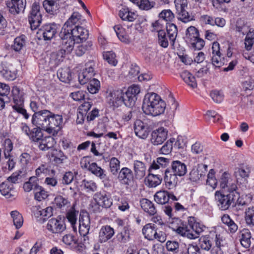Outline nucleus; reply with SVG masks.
Segmentation results:
<instances>
[{"label": "nucleus", "mask_w": 254, "mask_h": 254, "mask_svg": "<svg viewBox=\"0 0 254 254\" xmlns=\"http://www.w3.org/2000/svg\"><path fill=\"white\" fill-rule=\"evenodd\" d=\"M155 2L154 1L149 0H140L139 4V8L144 10H149L153 8L155 5Z\"/></svg>", "instance_id": "0e129e2a"}, {"label": "nucleus", "mask_w": 254, "mask_h": 254, "mask_svg": "<svg viewBox=\"0 0 254 254\" xmlns=\"http://www.w3.org/2000/svg\"><path fill=\"white\" fill-rule=\"evenodd\" d=\"M11 216L13 218V224L16 229L20 228L23 223L22 216L17 211H12L10 213Z\"/></svg>", "instance_id": "3c124183"}, {"label": "nucleus", "mask_w": 254, "mask_h": 254, "mask_svg": "<svg viewBox=\"0 0 254 254\" xmlns=\"http://www.w3.org/2000/svg\"><path fill=\"white\" fill-rule=\"evenodd\" d=\"M38 179L35 176L31 177L27 182L23 185V189L25 191L29 192L32 190L34 191V188L38 185Z\"/></svg>", "instance_id": "864d4df0"}, {"label": "nucleus", "mask_w": 254, "mask_h": 254, "mask_svg": "<svg viewBox=\"0 0 254 254\" xmlns=\"http://www.w3.org/2000/svg\"><path fill=\"white\" fill-rule=\"evenodd\" d=\"M53 207L49 206L42 209L36 208L33 212L37 220L40 223H43L53 215Z\"/></svg>", "instance_id": "f3484780"}, {"label": "nucleus", "mask_w": 254, "mask_h": 254, "mask_svg": "<svg viewBox=\"0 0 254 254\" xmlns=\"http://www.w3.org/2000/svg\"><path fill=\"white\" fill-rule=\"evenodd\" d=\"M100 82L98 80L93 78L90 80L89 83L87 86L88 91L91 94L96 93L99 89Z\"/></svg>", "instance_id": "6e6d98bb"}, {"label": "nucleus", "mask_w": 254, "mask_h": 254, "mask_svg": "<svg viewBox=\"0 0 254 254\" xmlns=\"http://www.w3.org/2000/svg\"><path fill=\"white\" fill-rule=\"evenodd\" d=\"M104 59L109 64L116 66L117 64V61L116 59V55L113 52H106L103 54Z\"/></svg>", "instance_id": "bf43d9fd"}, {"label": "nucleus", "mask_w": 254, "mask_h": 254, "mask_svg": "<svg viewBox=\"0 0 254 254\" xmlns=\"http://www.w3.org/2000/svg\"><path fill=\"white\" fill-rule=\"evenodd\" d=\"M26 0H10L6 3L9 11L13 14L23 11L26 6Z\"/></svg>", "instance_id": "6ab92c4d"}, {"label": "nucleus", "mask_w": 254, "mask_h": 254, "mask_svg": "<svg viewBox=\"0 0 254 254\" xmlns=\"http://www.w3.org/2000/svg\"><path fill=\"white\" fill-rule=\"evenodd\" d=\"M58 28V26L55 23L46 24L38 30L37 33L42 35L44 40H50L55 36Z\"/></svg>", "instance_id": "1a4fd4ad"}, {"label": "nucleus", "mask_w": 254, "mask_h": 254, "mask_svg": "<svg viewBox=\"0 0 254 254\" xmlns=\"http://www.w3.org/2000/svg\"><path fill=\"white\" fill-rule=\"evenodd\" d=\"M40 141L41 142L39 145V147L41 150H46L52 148L56 144L54 138L51 136L42 138Z\"/></svg>", "instance_id": "e433bc0d"}, {"label": "nucleus", "mask_w": 254, "mask_h": 254, "mask_svg": "<svg viewBox=\"0 0 254 254\" xmlns=\"http://www.w3.org/2000/svg\"><path fill=\"white\" fill-rule=\"evenodd\" d=\"M82 186L86 190L87 192H93L97 190V185L92 181L84 180L82 182Z\"/></svg>", "instance_id": "13d9d810"}, {"label": "nucleus", "mask_w": 254, "mask_h": 254, "mask_svg": "<svg viewBox=\"0 0 254 254\" xmlns=\"http://www.w3.org/2000/svg\"><path fill=\"white\" fill-rule=\"evenodd\" d=\"M133 171L136 179H141L143 178L146 173V167L144 163L138 160L134 161Z\"/></svg>", "instance_id": "c85d7f7f"}, {"label": "nucleus", "mask_w": 254, "mask_h": 254, "mask_svg": "<svg viewBox=\"0 0 254 254\" xmlns=\"http://www.w3.org/2000/svg\"><path fill=\"white\" fill-rule=\"evenodd\" d=\"M175 138H171L168 140L160 149L161 153L163 154H169L173 148V144L175 142Z\"/></svg>", "instance_id": "e2e57ef3"}, {"label": "nucleus", "mask_w": 254, "mask_h": 254, "mask_svg": "<svg viewBox=\"0 0 254 254\" xmlns=\"http://www.w3.org/2000/svg\"><path fill=\"white\" fill-rule=\"evenodd\" d=\"M93 199L95 202L101 205L102 208H108L112 205L111 197L105 193H96L94 195Z\"/></svg>", "instance_id": "4be33fe9"}, {"label": "nucleus", "mask_w": 254, "mask_h": 254, "mask_svg": "<svg viewBox=\"0 0 254 254\" xmlns=\"http://www.w3.org/2000/svg\"><path fill=\"white\" fill-rule=\"evenodd\" d=\"M51 115L47 111H43L32 115V124L36 127L31 130L28 135L32 141L38 142L41 140L43 137L41 130L53 135L57 134L63 120H60L58 116L53 119Z\"/></svg>", "instance_id": "f257e3e1"}, {"label": "nucleus", "mask_w": 254, "mask_h": 254, "mask_svg": "<svg viewBox=\"0 0 254 254\" xmlns=\"http://www.w3.org/2000/svg\"><path fill=\"white\" fill-rule=\"evenodd\" d=\"M156 231L155 225L152 223L146 224L142 229V233L145 238L149 240L155 239Z\"/></svg>", "instance_id": "7c9ffc66"}, {"label": "nucleus", "mask_w": 254, "mask_h": 254, "mask_svg": "<svg viewBox=\"0 0 254 254\" xmlns=\"http://www.w3.org/2000/svg\"><path fill=\"white\" fill-rule=\"evenodd\" d=\"M13 185L8 182H5L0 185V192L1 194L5 196L6 198H9L14 196L13 190Z\"/></svg>", "instance_id": "473e14b6"}, {"label": "nucleus", "mask_w": 254, "mask_h": 254, "mask_svg": "<svg viewBox=\"0 0 254 254\" xmlns=\"http://www.w3.org/2000/svg\"><path fill=\"white\" fill-rule=\"evenodd\" d=\"M129 234L128 231L124 228V230L117 235L118 240L122 243H126L129 240Z\"/></svg>", "instance_id": "774afa93"}, {"label": "nucleus", "mask_w": 254, "mask_h": 254, "mask_svg": "<svg viewBox=\"0 0 254 254\" xmlns=\"http://www.w3.org/2000/svg\"><path fill=\"white\" fill-rule=\"evenodd\" d=\"M171 170L177 176L180 177L184 176L187 171L186 165L180 161L172 162Z\"/></svg>", "instance_id": "cd10ccee"}, {"label": "nucleus", "mask_w": 254, "mask_h": 254, "mask_svg": "<svg viewBox=\"0 0 254 254\" xmlns=\"http://www.w3.org/2000/svg\"><path fill=\"white\" fill-rule=\"evenodd\" d=\"M28 20L32 30H35L39 27L42 21V14L40 11V5L34 2L32 6Z\"/></svg>", "instance_id": "423d86ee"}, {"label": "nucleus", "mask_w": 254, "mask_h": 254, "mask_svg": "<svg viewBox=\"0 0 254 254\" xmlns=\"http://www.w3.org/2000/svg\"><path fill=\"white\" fill-rule=\"evenodd\" d=\"M207 165L200 164L194 167L190 173V179L193 182H196L206 173Z\"/></svg>", "instance_id": "412c9836"}, {"label": "nucleus", "mask_w": 254, "mask_h": 254, "mask_svg": "<svg viewBox=\"0 0 254 254\" xmlns=\"http://www.w3.org/2000/svg\"><path fill=\"white\" fill-rule=\"evenodd\" d=\"M81 15L77 12H74L67 20L62 29V35H65V33H68L75 26L79 25L80 23Z\"/></svg>", "instance_id": "f8f14e48"}, {"label": "nucleus", "mask_w": 254, "mask_h": 254, "mask_svg": "<svg viewBox=\"0 0 254 254\" xmlns=\"http://www.w3.org/2000/svg\"><path fill=\"white\" fill-rule=\"evenodd\" d=\"M251 234L248 229H244L241 231L240 242L243 247L248 248L251 245Z\"/></svg>", "instance_id": "a19ab883"}, {"label": "nucleus", "mask_w": 254, "mask_h": 254, "mask_svg": "<svg viewBox=\"0 0 254 254\" xmlns=\"http://www.w3.org/2000/svg\"><path fill=\"white\" fill-rule=\"evenodd\" d=\"M63 242L68 246H74L78 245L77 240L71 234L65 235L63 237Z\"/></svg>", "instance_id": "338daca9"}, {"label": "nucleus", "mask_w": 254, "mask_h": 254, "mask_svg": "<svg viewBox=\"0 0 254 254\" xmlns=\"http://www.w3.org/2000/svg\"><path fill=\"white\" fill-rule=\"evenodd\" d=\"M215 196L219 208L221 210H226L231 206L234 207V200L238 195L237 193L234 192L224 194L219 191H216Z\"/></svg>", "instance_id": "20e7f679"}, {"label": "nucleus", "mask_w": 254, "mask_h": 254, "mask_svg": "<svg viewBox=\"0 0 254 254\" xmlns=\"http://www.w3.org/2000/svg\"><path fill=\"white\" fill-rule=\"evenodd\" d=\"M119 15L123 20L133 21L136 19V15L134 12H130L127 8H123L119 11Z\"/></svg>", "instance_id": "49530a36"}, {"label": "nucleus", "mask_w": 254, "mask_h": 254, "mask_svg": "<svg viewBox=\"0 0 254 254\" xmlns=\"http://www.w3.org/2000/svg\"><path fill=\"white\" fill-rule=\"evenodd\" d=\"M60 37L62 40L61 50L59 51L63 55L70 54L73 50L75 39L68 32L62 35V31L60 33Z\"/></svg>", "instance_id": "6e6552de"}, {"label": "nucleus", "mask_w": 254, "mask_h": 254, "mask_svg": "<svg viewBox=\"0 0 254 254\" xmlns=\"http://www.w3.org/2000/svg\"><path fill=\"white\" fill-rule=\"evenodd\" d=\"M199 244L201 248L203 250L208 251L212 246L210 238L202 237L199 240Z\"/></svg>", "instance_id": "680f3d73"}, {"label": "nucleus", "mask_w": 254, "mask_h": 254, "mask_svg": "<svg viewBox=\"0 0 254 254\" xmlns=\"http://www.w3.org/2000/svg\"><path fill=\"white\" fill-rule=\"evenodd\" d=\"M114 230L111 226H102L99 233V242L101 243L106 242L114 236Z\"/></svg>", "instance_id": "393cba45"}, {"label": "nucleus", "mask_w": 254, "mask_h": 254, "mask_svg": "<svg viewBox=\"0 0 254 254\" xmlns=\"http://www.w3.org/2000/svg\"><path fill=\"white\" fill-rule=\"evenodd\" d=\"M219 186L224 192L237 193V186L235 181L231 178L229 173L225 172L221 175L219 181Z\"/></svg>", "instance_id": "39448f33"}, {"label": "nucleus", "mask_w": 254, "mask_h": 254, "mask_svg": "<svg viewBox=\"0 0 254 254\" xmlns=\"http://www.w3.org/2000/svg\"><path fill=\"white\" fill-rule=\"evenodd\" d=\"M254 33L249 31L247 33L245 40V48L247 50H250L254 44Z\"/></svg>", "instance_id": "69168bd1"}, {"label": "nucleus", "mask_w": 254, "mask_h": 254, "mask_svg": "<svg viewBox=\"0 0 254 254\" xmlns=\"http://www.w3.org/2000/svg\"><path fill=\"white\" fill-rule=\"evenodd\" d=\"M59 0H44L43 6L47 12L54 14L59 9Z\"/></svg>", "instance_id": "2f4dec72"}, {"label": "nucleus", "mask_w": 254, "mask_h": 254, "mask_svg": "<svg viewBox=\"0 0 254 254\" xmlns=\"http://www.w3.org/2000/svg\"><path fill=\"white\" fill-rule=\"evenodd\" d=\"M212 240L215 243V246L212 247L211 250L212 254H222L221 247L223 246L221 244L222 242V237L220 235H215L214 238H212Z\"/></svg>", "instance_id": "37998d69"}, {"label": "nucleus", "mask_w": 254, "mask_h": 254, "mask_svg": "<svg viewBox=\"0 0 254 254\" xmlns=\"http://www.w3.org/2000/svg\"><path fill=\"white\" fill-rule=\"evenodd\" d=\"M169 227L178 234L190 239H195L203 231L205 228L199 223L194 221L193 218H190L188 224L174 227L173 223L170 224Z\"/></svg>", "instance_id": "7ed1b4c3"}, {"label": "nucleus", "mask_w": 254, "mask_h": 254, "mask_svg": "<svg viewBox=\"0 0 254 254\" xmlns=\"http://www.w3.org/2000/svg\"><path fill=\"white\" fill-rule=\"evenodd\" d=\"M57 75L61 81L65 83L69 82L72 79L71 72L68 67L60 69L57 72Z\"/></svg>", "instance_id": "c9c22d12"}, {"label": "nucleus", "mask_w": 254, "mask_h": 254, "mask_svg": "<svg viewBox=\"0 0 254 254\" xmlns=\"http://www.w3.org/2000/svg\"><path fill=\"white\" fill-rule=\"evenodd\" d=\"M166 30L170 42L174 45L178 34L177 26L173 23H167Z\"/></svg>", "instance_id": "ea45409f"}, {"label": "nucleus", "mask_w": 254, "mask_h": 254, "mask_svg": "<svg viewBox=\"0 0 254 254\" xmlns=\"http://www.w3.org/2000/svg\"><path fill=\"white\" fill-rule=\"evenodd\" d=\"M114 29L120 41L125 43H129V39L128 36L125 33V29L121 26L116 25L114 26Z\"/></svg>", "instance_id": "09e8293b"}, {"label": "nucleus", "mask_w": 254, "mask_h": 254, "mask_svg": "<svg viewBox=\"0 0 254 254\" xmlns=\"http://www.w3.org/2000/svg\"><path fill=\"white\" fill-rule=\"evenodd\" d=\"M170 161V160L169 158L163 157H158L151 164L149 171L151 172L158 171V173L162 174V169L165 168L168 166Z\"/></svg>", "instance_id": "a211bd4d"}, {"label": "nucleus", "mask_w": 254, "mask_h": 254, "mask_svg": "<svg viewBox=\"0 0 254 254\" xmlns=\"http://www.w3.org/2000/svg\"><path fill=\"white\" fill-rule=\"evenodd\" d=\"M140 91V87L137 85L129 86L125 93H124V98H126L125 105L127 107L133 106L137 100V95Z\"/></svg>", "instance_id": "9b49d317"}, {"label": "nucleus", "mask_w": 254, "mask_h": 254, "mask_svg": "<svg viewBox=\"0 0 254 254\" xmlns=\"http://www.w3.org/2000/svg\"><path fill=\"white\" fill-rule=\"evenodd\" d=\"M107 102L111 107H118L122 104L125 105L126 98L124 92L121 90H115L110 91L106 96Z\"/></svg>", "instance_id": "0eeeda50"}, {"label": "nucleus", "mask_w": 254, "mask_h": 254, "mask_svg": "<svg viewBox=\"0 0 254 254\" xmlns=\"http://www.w3.org/2000/svg\"><path fill=\"white\" fill-rule=\"evenodd\" d=\"M69 33L77 42L86 41L89 35L88 31L79 25L75 26Z\"/></svg>", "instance_id": "dca6fc26"}, {"label": "nucleus", "mask_w": 254, "mask_h": 254, "mask_svg": "<svg viewBox=\"0 0 254 254\" xmlns=\"http://www.w3.org/2000/svg\"><path fill=\"white\" fill-rule=\"evenodd\" d=\"M134 130L136 135L142 139L146 138L148 135L147 126L140 120L134 122Z\"/></svg>", "instance_id": "5701e85b"}, {"label": "nucleus", "mask_w": 254, "mask_h": 254, "mask_svg": "<svg viewBox=\"0 0 254 254\" xmlns=\"http://www.w3.org/2000/svg\"><path fill=\"white\" fill-rule=\"evenodd\" d=\"M64 55L62 53L59 52H53L51 53L47 59L44 61L45 63V68L47 70H53L63 60ZM41 63L44 62V60L41 61Z\"/></svg>", "instance_id": "ddd939ff"}, {"label": "nucleus", "mask_w": 254, "mask_h": 254, "mask_svg": "<svg viewBox=\"0 0 254 254\" xmlns=\"http://www.w3.org/2000/svg\"><path fill=\"white\" fill-rule=\"evenodd\" d=\"M25 36L24 35H21L15 38L13 44L11 46L12 49L16 52L20 51L25 45Z\"/></svg>", "instance_id": "8fccbe9b"}, {"label": "nucleus", "mask_w": 254, "mask_h": 254, "mask_svg": "<svg viewBox=\"0 0 254 254\" xmlns=\"http://www.w3.org/2000/svg\"><path fill=\"white\" fill-rule=\"evenodd\" d=\"M164 174V180L166 187L169 189L174 188L178 183V176L168 169L165 171Z\"/></svg>", "instance_id": "b1692460"}, {"label": "nucleus", "mask_w": 254, "mask_h": 254, "mask_svg": "<svg viewBox=\"0 0 254 254\" xmlns=\"http://www.w3.org/2000/svg\"><path fill=\"white\" fill-rule=\"evenodd\" d=\"M24 174L23 173L19 171L13 173L7 179V182L11 183H19L22 181V178Z\"/></svg>", "instance_id": "052dcab7"}, {"label": "nucleus", "mask_w": 254, "mask_h": 254, "mask_svg": "<svg viewBox=\"0 0 254 254\" xmlns=\"http://www.w3.org/2000/svg\"><path fill=\"white\" fill-rule=\"evenodd\" d=\"M0 73L4 78L9 80H14L16 76V71L11 65L3 68Z\"/></svg>", "instance_id": "4c0bfd02"}, {"label": "nucleus", "mask_w": 254, "mask_h": 254, "mask_svg": "<svg viewBox=\"0 0 254 254\" xmlns=\"http://www.w3.org/2000/svg\"><path fill=\"white\" fill-rule=\"evenodd\" d=\"M66 159V157L61 150H52L51 160L56 164H62Z\"/></svg>", "instance_id": "79ce46f5"}, {"label": "nucleus", "mask_w": 254, "mask_h": 254, "mask_svg": "<svg viewBox=\"0 0 254 254\" xmlns=\"http://www.w3.org/2000/svg\"><path fill=\"white\" fill-rule=\"evenodd\" d=\"M250 173V167L246 166L241 168H236L234 172V175L237 181H246L249 178Z\"/></svg>", "instance_id": "bb28decb"}, {"label": "nucleus", "mask_w": 254, "mask_h": 254, "mask_svg": "<svg viewBox=\"0 0 254 254\" xmlns=\"http://www.w3.org/2000/svg\"><path fill=\"white\" fill-rule=\"evenodd\" d=\"M142 108L145 114L157 116L164 113L166 103L157 94L147 93L144 98Z\"/></svg>", "instance_id": "f03ea898"}, {"label": "nucleus", "mask_w": 254, "mask_h": 254, "mask_svg": "<svg viewBox=\"0 0 254 254\" xmlns=\"http://www.w3.org/2000/svg\"><path fill=\"white\" fill-rule=\"evenodd\" d=\"M54 200L56 205L60 208L64 207H69L70 205V202L67 198L64 197L60 195L56 196Z\"/></svg>", "instance_id": "5fc2aeb1"}, {"label": "nucleus", "mask_w": 254, "mask_h": 254, "mask_svg": "<svg viewBox=\"0 0 254 254\" xmlns=\"http://www.w3.org/2000/svg\"><path fill=\"white\" fill-rule=\"evenodd\" d=\"M46 228L52 234H60L65 230L66 226L61 218H53L48 221Z\"/></svg>", "instance_id": "9d476101"}, {"label": "nucleus", "mask_w": 254, "mask_h": 254, "mask_svg": "<svg viewBox=\"0 0 254 254\" xmlns=\"http://www.w3.org/2000/svg\"><path fill=\"white\" fill-rule=\"evenodd\" d=\"M34 192L35 199L39 201L45 199L49 195L48 192L38 184L35 187Z\"/></svg>", "instance_id": "a18cd8bd"}, {"label": "nucleus", "mask_w": 254, "mask_h": 254, "mask_svg": "<svg viewBox=\"0 0 254 254\" xmlns=\"http://www.w3.org/2000/svg\"><path fill=\"white\" fill-rule=\"evenodd\" d=\"M199 37L198 30L194 26L189 27L186 30V41L191 43L195 41Z\"/></svg>", "instance_id": "c03bdc74"}, {"label": "nucleus", "mask_w": 254, "mask_h": 254, "mask_svg": "<svg viewBox=\"0 0 254 254\" xmlns=\"http://www.w3.org/2000/svg\"><path fill=\"white\" fill-rule=\"evenodd\" d=\"M120 168V161L115 157H112L110 161V171L113 175L117 174Z\"/></svg>", "instance_id": "4d7b16f0"}, {"label": "nucleus", "mask_w": 254, "mask_h": 254, "mask_svg": "<svg viewBox=\"0 0 254 254\" xmlns=\"http://www.w3.org/2000/svg\"><path fill=\"white\" fill-rule=\"evenodd\" d=\"M151 135V142L154 145H160L166 139L168 131L163 127H159L153 130Z\"/></svg>", "instance_id": "4468645a"}, {"label": "nucleus", "mask_w": 254, "mask_h": 254, "mask_svg": "<svg viewBox=\"0 0 254 254\" xmlns=\"http://www.w3.org/2000/svg\"><path fill=\"white\" fill-rule=\"evenodd\" d=\"M149 171V174L145 179V183L148 187L153 188L160 185L162 180V174L158 171L151 172Z\"/></svg>", "instance_id": "aec40b11"}, {"label": "nucleus", "mask_w": 254, "mask_h": 254, "mask_svg": "<svg viewBox=\"0 0 254 254\" xmlns=\"http://www.w3.org/2000/svg\"><path fill=\"white\" fill-rule=\"evenodd\" d=\"M245 220L250 226H254V206L247 208L245 212Z\"/></svg>", "instance_id": "de8ad7c7"}, {"label": "nucleus", "mask_w": 254, "mask_h": 254, "mask_svg": "<svg viewBox=\"0 0 254 254\" xmlns=\"http://www.w3.org/2000/svg\"><path fill=\"white\" fill-rule=\"evenodd\" d=\"M88 165L85 163L84 167L87 168L92 174L100 178L101 179H105L107 177L105 174V171L98 166L96 163H88Z\"/></svg>", "instance_id": "c756f323"}, {"label": "nucleus", "mask_w": 254, "mask_h": 254, "mask_svg": "<svg viewBox=\"0 0 254 254\" xmlns=\"http://www.w3.org/2000/svg\"><path fill=\"white\" fill-rule=\"evenodd\" d=\"M92 46L91 41L82 43L77 47L75 50V54L77 56H81L87 51H89Z\"/></svg>", "instance_id": "603ef678"}, {"label": "nucleus", "mask_w": 254, "mask_h": 254, "mask_svg": "<svg viewBox=\"0 0 254 254\" xmlns=\"http://www.w3.org/2000/svg\"><path fill=\"white\" fill-rule=\"evenodd\" d=\"M12 93L14 104H23L24 99L23 91L20 90L18 87L15 86L12 88Z\"/></svg>", "instance_id": "58836bf2"}, {"label": "nucleus", "mask_w": 254, "mask_h": 254, "mask_svg": "<svg viewBox=\"0 0 254 254\" xmlns=\"http://www.w3.org/2000/svg\"><path fill=\"white\" fill-rule=\"evenodd\" d=\"M118 179L122 183L128 185L133 179L132 171L127 167L123 168L119 173Z\"/></svg>", "instance_id": "a878e982"}, {"label": "nucleus", "mask_w": 254, "mask_h": 254, "mask_svg": "<svg viewBox=\"0 0 254 254\" xmlns=\"http://www.w3.org/2000/svg\"><path fill=\"white\" fill-rule=\"evenodd\" d=\"M140 202L141 208L145 212L150 215H153L156 213V209L152 201L147 199L143 198Z\"/></svg>", "instance_id": "72a5a7b5"}, {"label": "nucleus", "mask_w": 254, "mask_h": 254, "mask_svg": "<svg viewBox=\"0 0 254 254\" xmlns=\"http://www.w3.org/2000/svg\"><path fill=\"white\" fill-rule=\"evenodd\" d=\"M155 201L159 204H165L167 203L170 197V194L166 190H160L154 195Z\"/></svg>", "instance_id": "f704fd0d"}, {"label": "nucleus", "mask_w": 254, "mask_h": 254, "mask_svg": "<svg viewBox=\"0 0 254 254\" xmlns=\"http://www.w3.org/2000/svg\"><path fill=\"white\" fill-rule=\"evenodd\" d=\"M90 228V217L87 213L80 214L79 218V232L81 236L85 237L89 233Z\"/></svg>", "instance_id": "2eb2a0df"}]
</instances>
